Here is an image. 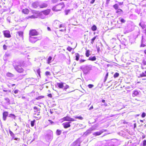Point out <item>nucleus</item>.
<instances>
[{
    "mask_svg": "<svg viewBox=\"0 0 146 146\" xmlns=\"http://www.w3.org/2000/svg\"><path fill=\"white\" fill-rule=\"evenodd\" d=\"M44 98V96H40L36 98L37 100H39L41 99H42Z\"/></svg>",
    "mask_w": 146,
    "mask_h": 146,
    "instance_id": "a19ab883",
    "label": "nucleus"
},
{
    "mask_svg": "<svg viewBox=\"0 0 146 146\" xmlns=\"http://www.w3.org/2000/svg\"><path fill=\"white\" fill-rule=\"evenodd\" d=\"M113 7L115 9H118V5L117 4H116L113 6Z\"/></svg>",
    "mask_w": 146,
    "mask_h": 146,
    "instance_id": "f704fd0d",
    "label": "nucleus"
},
{
    "mask_svg": "<svg viewBox=\"0 0 146 146\" xmlns=\"http://www.w3.org/2000/svg\"><path fill=\"white\" fill-rule=\"evenodd\" d=\"M5 100L6 101V103L8 104H10V100L9 98H5Z\"/></svg>",
    "mask_w": 146,
    "mask_h": 146,
    "instance_id": "c756f323",
    "label": "nucleus"
},
{
    "mask_svg": "<svg viewBox=\"0 0 146 146\" xmlns=\"http://www.w3.org/2000/svg\"><path fill=\"white\" fill-rule=\"evenodd\" d=\"M38 3L36 2L32 4V5L33 7L35 8H36L38 7Z\"/></svg>",
    "mask_w": 146,
    "mask_h": 146,
    "instance_id": "412c9836",
    "label": "nucleus"
},
{
    "mask_svg": "<svg viewBox=\"0 0 146 146\" xmlns=\"http://www.w3.org/2000/svg\"><path fill=\"white\" fill-rule=\"evenodd\" d=\"M93 108V106H92L90 107L89 109V110H91Z\"/></svg>",
    "mask_w": 146,
    "mask_h": 146,
    "instance_id": "774afa93",
    "label": "nucleus"
},
{
    "mask_svg": "<svg viewBox=\"0 0 146 146\" xmlns=\"http://www.w3.org/2000/svg\"><path fill=\"white\" fill-rule=\"evenodd\" d=\"M118 2V3L119 5H122L123 4V2Z\"/></svg>",
    "mask_w": 146,
    "mask_h": 146,
    "instance_id": "bf43d9fd",
    "label": "nucleus"
},
{
    "mask_svg": "<svg viewBox=\"0 0 146 146\" xmlns=\"http://www.w3.org/2000/svg\"><path fill=\"white\" fill-rule=\"evenodd\" d=\"M63 84L64 83L62 82L57 83V85L60 88H62L63 87Z\"/></svg>",
    "mask_w": 146,
    "mask_h": 146,
    "instance_id": "dca6fc26",
    "label": "nucleus"
},
{
    "mask_svg": "<svg viewBox=\"0 0 146 146\" xmlns=\"http://www.w3.org/2000/svg\"><path fill=\"white\" fill-rule=\"evenodd\" d=\"M47 29V30H48V31H51L50 29V28L49 27H48Z\"/></svg>",
    "mask_w": 146,
    "mask_h": 146,
    "instance_id": "338daca9",
    "label": "nucleus"
},
{
    "mask_svg": "<svg viewBox=\"0 0 146 146\" xmlns=\"http://www.w3.org/2000/svg\"><path fill=\"white\" fill-rule=\"evenodd\" d=\"M88 86L89 88H93L94 87V85L92 84H89L88 85Z\"/></svg>",
    "mask_w": 146,
    "mask_h": 146,
    "instance_id": "37998d69",
    "label": "nucleus"
},
{
    "mask_svg": "<svg viewBox=\"0 0 146 146\" xmlns=\"http://www.w3.org/2000/svg\"><path fill=\"white\" fill-rule=\"evenodd\" d=\"M92 68V66L90 65L86 66H83L80 67L81 69L82 70L84 73L87 74L90 70H91Z\"/></svg>",
    "mask_w": 146,
    "mask_h": 146,
    "instance_id": "f257e3e1",
    "label": "nucleus"
},
{
    "mask_svg": "<svg viewBox=\"0 0 146 146\" xmlns=\"http://www.w3.org/2000/svg\"><path fill=\"white\" fill-rule=\"evenodd\" d=\"M19 91V90H15L14 91V92L15 94H17L18 93Z\"/></svg>",
    "mask_w": 146,
    "mask_h": 146,
    "instance_id": "3c124183",
    "label": "nucleus"
},
{
    "mask_svg": "<svg viewBox=\"0 0 146 146\" xmlns=\"http://www.w3.org/2000/svg\"><path fill=\"white\" fill-rule=\"evenodd\" d=\"M97 36H95L91 40V43L93 44L94 42V41L96 39Z\"/></svg>",
    "mask_w": 146,
    "mask_h": 146,
    "instance_id": "7c9ffc66",
    "label": "nucleus"
},
{
    "mask_svg": "<svg viewBox=\"0 0 146 146\" xmlns=\"http://www.w3.org/2000/svg\"><path fill=\"white\" fill-rule=\"evenodd\" d=\"M52 57L51 56H49L48 58L47 63L48 64H49L51 62V60L52 59Z\"/></svg>",
    "mask_w": 146,
    "mask_h": 146,
    "instance_id": "cd10ccee",
    "label": "nucleus"
},
{
    "mask_svg": "<svg viewBox=\"0 0 146 146\" xmlns=\"http://www.w3.org/2000/svg\"><path fill=\"white\" fill-rule=\"evenodd\" d=\"M35 121L34 120L33 121H32L31 122V125L32 127H33L34 125V124Z\"/></svg>",
    "mask_w": 146,
    "mask_h": 146,
    "instance_id": "4c0bfd02",
    "label": "nucleus"
},
{
    "mask_svg": "<svg viewBox=\"0 0 146 146\" xmlns=\"http://www.w3.org/2000/svg\"><path fill=\"white\" fill-rule=\"evenodd\" d=\"M145 115H146L145 113L144 112H143L141 115V117H142L143 118L145 117Z\"/></svg>",
    "mask_w": 146,
    "mask_h": 146,
    "instance_id": "09e8293b",
    "label": "nucleus"
},
{
    "mask_svg": "<svg viewBox=\"0 0 146 146\" xmlns=\"http://www.w3.org/2000/svg\"><path fill=\"white\" fill-rule=\"evenodd\" d=\"M7 21L9 22H10V20H11V17H8L7 18Z\"/></svg>",
    "mask_w": 146,
    "mask_h": 146,
    "instance_id": "79ce46f5",
    "label": "nucleus"
},
{
    "mask_svg": "<svg viewBox=\"0 0 146 146\" xmlns=\"http://www.w3.org/2000/svg\"><path fill=\"white\" fill-rule=\"evenodd\" d=\"M85 61V60L82 59V60H80V63H82V62H84Z\"/></svg>",
    "mask_w": 146,
    "mask_h": 146,
    "instance_id": "4d7b16f0",
    "label": "nucleus"
},
{
    "mask_svg": "<svg viewBox=\"0 0 146 146\" xmlns=\"http://www.w3.org/2000/svg\"><path fill=\"white\" fill-rule=\"evenodd\" d=\"M105 131V130L103 129L101 131H97L94 133H93V135H95V136L99 135H101L102 133Z\"/></svg>",
    "mask_w": 146,
    "mask_h": 146,
    "instance_id": "f8f14e48",
    "label": "nucleus"
},
{
    "mask_svg": "<svg viewBox=\"0 0 146 146\" xmlns=\"http://www.w3.org/2000/svg\"><path fill=\"white\" fill-rule=\"evenodd\" d=\"M69 87V86L68 85H66V86H65L64 88V90H66L67 88H68Z\"/></svg>",
    "mask_w": 146,
    "mask_h": 146,
    "instance_id": "603ef678",
    "label": "nucleus"
},
{
    "mask_svg": "<svg viewBox=\"0 0 146 146\" xmlns=\"http://www.w3.org/2000/svg\"><path fill=\"white\" fill-rule=\"evenodd\" d=\"M3 34L5 37L9 38L11 37L10 32L9 31H3Z\"/></svg>",
    "mask_w": 146,
    "mask_h": 146,
    "instance_id": "9b49d317",
    "label": "nucleus"
},
{
    "mask_svg": "<svg viewBox=\"0 0 146 146\" xmlns=\"http://www.w3.org/2000/svg\"><path fill=\"white\" fill-rule=\"evenodd\" d=\"M96 58L95 56H94L93 57H90L88 59V60H91L92 61H94L96 60Z\"/></svg>",
    "mask_w": 146,
    "mask_h": 146,
    "instance_id": "aec40b11",
    "label": "nucleus"
},
{
    "mask_svg": "<svg viewBox=\"0 0 146 146\" xmlns=\"http://www.w3.org/2000/svg\"><path fill=\"white\" fill-rule=\"evenodd\" d=\"M48 5L46 3H43L40 5L39 7L40 8H44L46 7H47Z\"/></svg>",
    "mask_w": 146,
    "mask_h": 146,
    "instance_id": "6ab92c4d",
    "label": "nucleus"
},
{
    "mask_svg": "<svg viewBox=\"0 0 146 146\" xmlns=\"http://www.w3.org/2000/svg\"><path fill=\"white\" fill-rule=\"evenodd\" d=\"M48 121L50 122L51 124H52L53 123V122L50 120L49 119L48 120Z\"/></svg>",
    "mask_w": 146,
    "mask_h": 146,
    "instance_id": "680f3d73",
    "label": "nucleus"
},
{
    "mask_svg": "<svg viewBox=\"0 0 146 146\" xmlns=\"http://www.w3.org/2000/svg\"><path fill=\"white\" fill-rule=\"evenodd\" d=\"M38 34V33L35 30H32L30 31L29 33V36L37 35Z\"/></svg>",
    "mask_w": 146,
    "mask_h": 146,
    "instance_id": "0eeeda50",
    "label": "nucleus"
},
{
    "mask_svg": "<svg viewBox=\"0 0 146 146\" xmlns=\"http://www.w3.org/2000/svg\"><path fill=\"white\" fill-rule=\"evenodd\" d=\"M9 117H10L13 118L14 119H15V118L16 117V116L14 114H10L9 115Z\"/></svg>",
    "mask_w": 146,
    "mask_h": 146,
    "instance_id": "e433bc0d",
    "label": "nucleus"
},
{
    "mask_svg": "<svg viewBox=\"0 0 146 146\" xmlns=\"http://www.w3.org/2000/svg\"><path fill=\"white\" fill-rule=\"evenodd\" d=\"M90 50H86V55L87 57H89L90 55Z\"/></svg>",
    "mask_w": 146,
    "mask_h": 146,
    "instance_id": "72a5a7b5",
    "label": "nucleus"
},
{
    "mask_svg": "<svg viewBox=\"0 0 146 146\" xmlns=\"http://www.w3.org/2000/svg\"><path fill=\"white\" fill-rule=\"evenodd\" d=\"M95 0H92L90 2V3L93 4L95 2Z\"/></svg>",
    "mask_w": 146,
    "mask_h": 146,
    "instance_id": "13d9d810",
    "label": "nucleus"
},
{
    "mask_svg": "<svg viewBox=\"0 0 146 146\" xmlns=\"http://www.w3.org/2000/svg\"><path fill=\"white\" fill-rule=\"evenodd\" d=\"M81 141L79 139H77L71 145V146H80Z\"/></svg>",
    "mask_w": 146,
    "mask_h": 146,
    "instance_id": "1a4fd4ad",
    "label": "nucleus"
},
{
    "mask_svg": "<svg viewBox=\"0 0 146 146\" xmlns=\"http://www.w3.org/2000/svg\"><path fill=\"white\" fill-rule=\"evenodd\" d=\"M72 48H71V47H70V46H68L67 48V50L69 51H71L72 50Z\"/></svg>",
    "mask_w": 146,
    "mask_h": 146,
    "instance_id": "49530a36",
    "label": "nucleus"
},
{
    "mask_svg": "<svg viewBox=\"0 0 146 146\" xmlns=\"http://www.w3.org/2000/svg\"><path fill=\"white\" fill-rule=\"evenodd\" d=\"M8 115V112L5 111L3 113V119L4 121L6 120V117Z\"/></svg>",
    "mask_w": 146,
    "mask_h": 146,
    "instance_id": "ddd939ff",
    "label": "nucleus"
},
{
    "mask_svg": "<svg viewBox=\"0 0 146 146\" xmlns=\"http://www.w3.org/2000/svg\"><path fill=\"white\" fill-rule=\"evenodd\" d=\"M48 136L49 137V139H51L52 138V137L51 135H48Z\"/></svg>",
    "mask_w": 146,
    "mask_h": 146,
    "instance_id": "e2e57ef3",
    "label": "nucleus"
},
{
    "mask_svg": "<svg viewBox=\"0 0 146 146\" xmlns=\"http://www.w3.org/2000/svg\"><path fill=\"white\" fill-rule=\"evenodd\" d=\"M139 94L138 92L137 91H134L133 94V96H137Z\"/></svg>",
    "mask_w": 146,
    "mask_h": 146,
    "instance_id": "a878e982",
    "label": "nucleus"
},
{
    "mask_svg": "<svg viewBox=\"0 0 146 146\" xmlns=\"http://www.w3.org/2000/svg\"><path fill=\"white\" fill-rule=\"evenodd\" d=\"M22 64H20L19 65L18 64H16L14 65L13 64L14 68L15 70L19 72H23L24 70L23 68L21 67Z\"/></svg>",
    "mask_w": 146,
    "mask_h": 146,
    "instance_id": "7ed1b4c3",
    "label": "nucleus"
},
{
    "mask_svg": "<svg viewBox=\"0 0 146 146\" xmlns=\"http://www.w3.org/2000/svg\"><path fill=\"white\" fill-rule=\"evenodd\" d=\"M76 60L77 61L78 60L80 57V55L78 53L75 54Z\"/></svg>",
    "mask_w": 146,
    "mask_h": 146,
    "instance_id": "bb28decb",
    "label": "nucleus"
},
{
    "mask_svg": "<svg viewBox=\"0 0 146 146\" xmlns=\"http://www.w3.org/2000/svg\"><path fill=\"white\" fill-rule=\"evenodd\" d=\"M62 120H63V121H75L74 119L71 118L68 116H66V117H63L62 119Z\"/></svg>",
    "mask_w": 146,
    "mask_h": 146,
    "instance_id": "6e6552de",
    "label": "nucleus"
},
{
    "mask_svg": "<svg viewBox=\"0 0 146 146\" xmlns=\"http://www.w3.org/2000/svg\"><path fill=\"white\" fill-rule=\"evenodd\" d=\"M146 71H145V72H142L141 73L140 75L139 76V77H146Z\"/></svg>",
    "mask_w": 146,
    "mask_h": 146,
    "instance_id": "4be33fe9",
    "label": "nucleus"
},
{
    "mask_svg": "<svg viewBox=\"0 0 146 146\" xmlns=\"http://www.w3.org/2000/svg\"><path fill=\"white\" fill-rule=\"evenodd\" d=\"M34 117L36 119H40L41 117L39 113H38L37 114L35 113L34 114Z\"/></svg>",
    "mask_w": 146,
    "mask_h": 146,
    "instance_id": "4468645a",
    "label": "nucleus"
},
{
    "mask_svg": "<svg viewBox=\"0 0 146 146\" xmlns=\"http://www.w3.org/2000/svg\"><path fill=\"white\" fill-rule=\"evenodd\" d=\"M6 75L7 76L10 77H13L14 76L13 74L10 72L7 73L6 74Z\"/></svg>",
    "mask_w": 146,
    "mask_h": 146,
    "instance_id": "393cba45",
    "label": "nucleus"
},
{
    "mask_svg": "<svg viewBox=\"0 0 146 146\" xmlns=\"http://www.w3.org/2000/svg\"><path fill=\"white\" fill-rule=\"evenodd\" d=\"M146 140H144L143 141V146H146Z\"/></svg>",
    "mask_w": 146,
    "mask_h": 146,
    "instance_id": "de8ad7c7",
    "label": "nucleus"
},
{
    "mask_svg": "<svg viewBox=\"0 0 146 146\" xmlns=\"http://www.w3.org/2000/svg\"><path fill=\"white\" fill-rule=\"evenodd\" d=\"M145 46V45L142 43L141 45H140V47H144Z\"/></svg>",
    "mask_w": 146,
    "mask_h": 146,
    "instance_id": "6e6d98bb",
    "label": "nucleus"
},
{
    "mask_svg": "<svg viewBox=\"0 0 146 146\" xmlns=\"http://www.w3.org/2000/svg\"><path fill=\"white\" fill-rule=\"evenodd\" d=\"M61 133V131L57 129L56 131V134L57 135H60Z\"/></svg>",
    "mask_w": 146,
    "mask_h": 146,
    "instance_id": "473e14b6",
    "label": "nucleus"
},
{
    "mask_svg": "<svg viewBox=\"0 0 146 146\" xmlns=\"http://www.w3.org/2000/svg\"><path fill=\"white\" fill-rule=\"evenodd\" d=\"M64 6V3H62L52 8V9L54 11H60Z\"/></svg>",
    "mask_w": 146,
    "mask_h": 146,
    "instance_id": "f03ea898",
    "label": "nucleus"
},
{
    "mask_svg": "<svg viewBox=\"0 0 146 146\" xmlns=\"http://www.w3.org/2000/svg\"><path fill=\"white\" fill-rule=\"evenodd\" d=\"M50 11V9H47L45 10L44 11H42L41 13V15L40 17L42 19H44L45 18V16L42 17L41 15L42 14H43L45 16L48 15L49 14Z\"/></svg>",
    "mask_w": 146,
    "mask_h": 146,
    "instance_id": "20e7f679",
    "label": "nucleus"
},
{
    "mask_svg": "<svg viewBox=\"0 0 146 146\" xmlns=\"http://www.w3.org/2000/svg\"><path fill=\"white\" fill-rule=\"evenodd\" d=\"M9 133L11 134V135H12V134H13V133L11 131H9Z\"/></svg>",
    "mask_w": 146,
    "mask_h": 146,
    "instance_id": "69168bd1",
    "label": "nucleus"
},
{
    "mask_svg": "<svg viewBox=\"0 0 146 146\" xmlns=\"http://www.w3.org/2000/svg\"><path fill=\"white\" fill-rule=\"evenodd\" d=\"M3 48L4 50H6L7 49V46L4 44L3 45Z\"/></svg>",
    "mask_w": 146,
    "mask_h": 146,
    "instance_id": "5fc2aeb1",
    "label": "nucleus"
},
{
    "mask_svg": "<svg viewBox=\"0 0 146 146\" xmlns=\"http://www.w3.org/2000/svg\"><path fill=\"white\" fill-rule=\"evenodd\" d=\"M48 96L49 97H50V98H51L52 97V95L51 94H49L48 95Z\"/></svg>",
    "mask_w": 146,
    "mask_h": 146,
    "instance_id": "0e129e2a",
    "label": "nucleus"
},
{
    "mask_svg": "<svg viewBox=\"0 0 146 146\" xmlns=\"http://www.w3.org/2000/svg\"><path fill=\"white\" fill-rule=\"evenodd\" d=\"M74 117L76 119H77L80 120H82L83 119V118L80 116H75L73 117Z\"/></svg>",
    "mask_w": 146,
    "mask_h": 146,
    "instance_id": "c85d7f7f",
    "label": "nucleus"
},
{
    "mask_svg": "<svg viewBox=\"0 0 146 146\" xmlns=\"http://www.w3.org/2000/svg\"><path fill=\"white\" fill-rule=\"evenodd\" d=\"M46 75V76H50V73L49 72L46 71L45 72Z\"/></svg>",
    "mask_w": 146,
    "mask_h": 146,
    "instance_id": "ea45409f",
    "label": "nucleus"
},
{
    "mask_svg": "<svg viewBox=\"0 0 146 146\" xmlns=\"http://www.w3.org/2000/svg\"><path fill=\"white\" fill-rule=\"evenodd\" d=\"M19 36L20 37H22V38L23 39V33L22 31H19L17 33Z\"/></svg>",
    "mask_w": 146,
    "mask_h": 146,
    "instance_id": "b1692460",
    "label": "nucleus"
},
{
    "mask_svg": "<svg viewBox=\"0 0 146 146\" xmlns=\"http://www.w3.org/2000/svg\"><path fill=\"white\" fill-rule=\"evenodd\" d=\"M3 92H11V91L10 90L8 91V90H4V89L3 90Z\"/></svg>",
    "mask_w": 146,
    "mask_h": 146,
    "instance_id": "864d4df0",
    "label": "nucleus"
},
{
    "mask_svg": "<svg viewBox=\"0 0 146 146\" xmlns=\"http://www.w3.org/2000/svg\"><path fill=\"white\" fill-rule=\"evenodd\" d=\"M22 12L25 14H28L29 13V11L28 9H25L23 10Z\"/></svg>",
    "mask_w": 146,
    "mask_h": 146,
    "instance_id": "5701e85b",
    "label": "nucleus"
},
{
    "mask_svg": "<svg viewBox=\"0 0 146 146\" xmlns=\"http://www.w3.org/2000/svg\"><path fill=\"white\" fill-rule=\"evenodd\" d=\"M142 63L144 65H146V61L145 59H143L142 61Z\"/></svg>",
    "mask_w": 146,
    "mask_h": 146,
    "instance_id": "58836bf2",
    "label": "nucleus"
},
{
    "mask_svg": "<svg viewBox=\"0 0 146 146\" xmlns=\"http://www.w3.org/2000/svg\"><path fill=\"white\" fill-rule=\"evenodd\" d=\"M120 21L121 23H124L125 22V20H124L122 18H121L120 19Z\"/></svg>",
    "mask_w": 146,
    "mask_h": 146,
    "instance_id": "8fccbe9b",
    "label": "nucleus"
},
{
    "mask_svg": "<svg viewBox=\"0 0 146 146\" xmlns=\"http://www.w3.org/2000/svg\"><path fill=\"white\" fill-rule=\"evenodd\" d=\"M38 40L39 39L37 37L32 36H29V40L31 43H34Z\"/></svg>",
    "mask_w": 146,
    "mask_h": 146,
    "instance_id": "39448f33",
    "label": "nucleus"
},
{
    "mask_svg": "<svg viewBox=\"0 0 146 146\" xmlns=\"http://www.w3.org/2000/svg\"><path fill=\"white\" fill-rule=\"evenodd\" d=\"M92 29L93 31H95L97 29V27L96 25H94L92 27Z\"/></svg>",
    "mask_w": 146,
    "mask_h": 146,
    "instance_id": "2f4dec72",
    "label": "nucleus"
},
{
    "mask_svg": "<svg viewBox=\"0 0 146 146\" xmlns=\"http://www.w3.org/2000/svg\"><path fill=\"white\" fill-rule=\"evenodd\" d=\"M116 13L118 15H121L123 13V11L121 9H118L116 11Z\"/></svg>",
    "mask_w": 146,
    "mask_h": 146,
    "instance_id": "2eb2a0df",
    "label": "nucleus"
},
{
    "mask_svg": "<svg viewBox=\"0 0 146 146\" xmlns=\"http://www.w3.org/2000/svg\"><path fill=\"white\" fill-rule=\"evenodd\" d=\"M95 128L94 127H92L89 128L84 133V135L85 136H87L90 134L92 131L94 130Z\"/></svg>",
    "mask_w": 146,
    "mask_h": 146,
    "instance_id": "423d86ee",
    "label": "nucleus"
},
{
    "mask_svg": "<svg viewBox=\"0 0 146 146\" xmlns=\"http://www.w3.org/2000/svg\"><path fill=\"white\" fill-rule=\"evenodd\" d=\"M119 74L118 73H116L114 75L113 77L114 78H116L119 76Z\"/></svg>",
    "mask_w": 146,
    "mask_h": 146,
    "instance_id": "c9c22d12",
    "label": "nucleus"
},
{
    "mask_svg": "<svg viewBox=\"0 0 146 146\" xmlns=\"http://www.w3.org/2000/svg\"><path fill=\"white\" fill-rule=\"evenodd\" d=\"M70 12V10H66L65 11V14L66 15H67L68 13H69Z\"/></svg>",
    "mask_w": 146,
    "mask_h": 146,
    "instance_id": "c03bdc74",
    "label": "nucleus"
},
{
    "mask_svg": "<svg viewBox=\"0 0 146 146\" xmlns=\"http://www.w3.org/2000/svg\"><path fill=\"white\" fill-rule=\"evenodd\" d=\"M9 56H10V54H7V53H6L5 54V57H8Z\"/></svg>",
    "mask_w": 146,
    "mask_h": 146,
    "instance_id": "052dcab7",
    "label": "nucleus"
},
{
    "mask_svg": "<svg viewBox=\"0 0 146 146\" xmlns=\"http://www.w3.org/2000/svg\"><path fill=\"white\" fill-rule=\"evenodd\" d=\"M71 123V122H66L62 123V125L64 128H67L70 127V123Z\"/></svg>",
    "mask_w": 146,
    "mask_h": 146,
    "instance_id": "9d476101",
    "label": "nucleus"
},
{
    "mask_svg": "<svg viewBox=\"0 0 146 146\" xmlns=\"http://www.w3.org/2000/svg\"><path fill=\"white\" fill-rule=\"evenodd\" d=\"M108 73H107L106 74V76L105 78V81H106V80L108 78Z\"/></svg>",
    "mask_w": 146,
    "mask_h": 146,
    "instance_id": "a18cd8bd",
    "label": "nucleus"
},
{
    "mask_svg": "<svg viewBox=\"0 0 146 146\" xmlns=\"http://www.w3.org/2000/svg\"><path fill=\"white\" fill-rule=\"evenodd\" d=\"M37 18V16L35 15H33L31 16H29L26 17L25 19H28L29 18L31 19H35Z\"/></svg>",
    "mask_w": 146,
    "mask_h": 146,
    "instance_id": "a211bd4d",
    "label": "nucleus"
},
{
    "mask_svg": "<svg viewBox=\"0 0 146 146\" xmlns=\"http://www.w3.org/2000/svg\"><path fill=\"white\" fill-rule=\"evenodd\" d=\"M34 112L35 113H36L38 112V113H40V109L39 108H37V107H34Z\"/></svg>",
    "mask_w": 146,
    "mask_h": 146,
    "instance_id": "f3484780",
    "label": "nucleus"
}]
</instances>
